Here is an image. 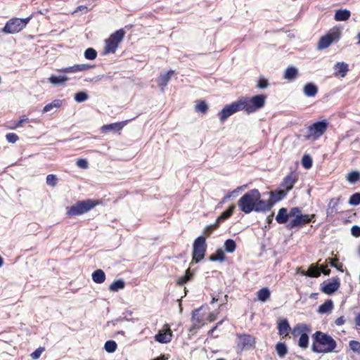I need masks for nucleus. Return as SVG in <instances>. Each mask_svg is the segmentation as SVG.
Wrapping results in <instances>:
<instances>
[{
    "mask_svg": "<svg viewBox=\"0 0 360 360\" xmlns=\"http://www.w3.org/2000/svg\"><path fill=\"white\" fill-rule=\"evenodd\" d=\"M340 38V30L337 27L330 29L318 42L317 49L322 50L330 46L333 43L338 41Z\"/></svg>",
    "mask_w": 360,
    "mask_h": 360,
    "instance_id": "obj_7",
    "label": "nucleus"
},
{
    "mask_svg": "<svg viewBox=\"0 0 360 360\" xmlns=\"http://www.w3.org/2000/svg\"><path fill=\"white\" fill-rule=\"evenodd\" d=\"M207 250L205 238L202 236H198L195 239L193 244V261L195 263L200 262L205 257Z\"/></svg>",
    "mask_w": 360,
    "mask_h": 360,
    "instance_id": "obj_8",
    "label": "nucleus"
},
{
    "mask_svg": "<svg viewBox=\"0 0 360 360\" xmlns=\"http://www.w3.org/2000/svg\"><path fill=\"white\" fill-rule=\"evenodd\" d=\"M243 105L240 98L231 104L225 105L218 114L220 121L223 122L234 113L244 110V106Z\"/></svg>",
    "mask_w": 360,
    "mask_h": 360,
    "instance_id": "obj_9",
    "label": "nucleus"
},
{
    "mask_svg": "<svg viewBox=\"0 0 360 360\" xmlns=\"http://www.w3.org/2000/svg\"><path fill=\"white\" fill-rule=\"evenodd\" d=\"M355 323L357 326H360V314L356 317Z\"/></svg>",
    "mask_w": 360,
    "mask_h": 360,
    "instance_id": "obj_64",
    "label": "nucleus"
},
{
    "mask_svg": "<svg viewBox=\"0 0 360 360\" xmlns=\"http://www.w3.org/2000/svg\"><path fill=\"white\" fill-rule=\"evenodd\" d=\"M349 347L354 352H360V342L356 340L349 342Z\"/></svg>",
    "mask_w": 360,
    "mask_h": 360,
    "instance_id": "obj_50",
    "label": "nucleus"
},
{
    "mask_svg": "<svg viewBox=\"0 0 360 360\" xmlns=\"http://www.w3.org/2000/svg\"><path fill=\"white\" fill-rule=\"evenodd\" d=\"M6 138L8 142L14 143L18 140V136L15 133H8L6 135Z\"/></svg>",
    "mask_w": 360,
    "mask_h": 360,
    "instance_id": "obj_51",
    "label": "nucleus"
},
{
    "mask_svg": "<svg viewBox=\"0 0 360 360\" xmlns=\"http://www.w3.org/2000/svg\"><path fill=\"white\" fill-rule=\"evenodd\" d=\"M68 80V77L65 75H51L49 78L50 83L55 86L63 84Z\"/></svg>",
    "mask_w": 360,
    "mask_h": 360,
    "instance_id": "obj_27",
    "label": "nucleus"
},
{
    "mask_svg": "<svg viewBox=\"0 0 360 360\" xmlns=\"http://www.w3.org/2000/svg\"><path fill=\"white\" fill-rule=\"evenodd\" d=\"M29 119L25 116L22 117L17 122L15 123L14 128L20 127L22 123L28 122Z\"/></svg>",
    "mask_w": 360,
    "mask_h": 360,
    "instance_id": "obj_56",
    "label": "nucleus"
},
{
    "mask_svg": "<svg viewBox=\"0 0 360 360\" xmlns=\"http://www.w3.org/2000/svg\"><path fill=\"white\" fill-rule=\"evenodd\" d=\"M286 191H284L282 188H279L275 191L270 193V199L274 202V204L282 200L286 195Z\"/></svg>",
    "mask_w": 360,
    "mask_h": 360,
    "instance_id": "obj_22",
    "label": "nucleus"
},
{
    "mask_svg": "<svg viewBox=\"0 0 360 360\" xmlns=\"http://www.w3.org/2000/svg\"><path fill=\"white\" fill-rule=\"evenodd\" d=\"M344 323H345V319H344L343 316H340L335 320V324L337 326H342L344 324Z\"/></svg>",
    "mask_w": 360,
    "mask_h": 360,
    "instance_id": "obj_62",
    "label": "nucleus"
},
{
    "mask_svg": "<svg viewBox=\"0 0 360 360\" xmlns=\"http://www.w3.org/2000/svg\"><path fill=\"white\" fill-rule=\"evenodd\" d=\"M301 214V210L299 207H292L290 210L289 215L290 217H292L294 218L296 217V216H299Z\"/></svg>",
    "mask_w": 360,
    "mask_h": 360,
    "instance_id": "obj_54",
    "label": "nucleus"
},
{
    "mask_svg": "<svg viewBox=\"0 0 360 360\" xmlns=\"http://www.w3.org/2000/svg\"><path fill=\"white\" fill-rule=\"evenodd\" d=\"M175 71L170 69L168 72L161 74L158 79V84L161 89V91H165V87L167 85L172 77H174Z\"/></svg>",
    "mask_w": 360,
    "mask_h": 360,
    "instance_id": "obj_16",
    "label": "nucleus"
},
{
    "mask_svg": "<svg viewBox=\"0 0 360 360\" xmlns=\"http://www.w3.org/2000/svg\"><path fill=\"white\" fill-rule=\"evenodd\" d=\"M349 205L356 206L360 204V193H355L352 194L349 200Z\"/></svg>",
    "mask_w": 360,
    "mask_h": 360,
    "instance_id": "obj_44",
    "label": "nucleus"
},
{
    "mask_svg": "<svg viewBox=\"0 0 360 360\" xmlns=\"http://www.w3.org/2000/svg\"><path fill=\"white\" fill-rule=\"evenodd\" d=\"M329 122L326 120L316 122L308 128L309 136L314 140L319 139L327 130Z\"/></svg>",
    "mask_w": 360,
    "mask_h": 360,
    "instance_id": "obj_11",
    "label": "nucleus"
},
{
    "mask_svg": "<svg viewBox=\"0 0 360 360\" xmlns=\"http://www.w3.org/2000/svg\"><path fill=\"white\" fill-rule=\"evenodd\" d=\"M321 274H323L324 275H329L330 270L328 269L327 264L319 265V264H311L309 266L306 275L309 277H318Z\"/></svg>",
    "mask_w": 360,
    "mask_h": 360,
    "instance_id": "obj_12",
    "label": "nucleus"
},
{
    "mask_svg": "<svg viewBox=\"0 0 360 360\" xmlns=\"http://www.w3.org/2000/svg\"><path fill=\"white\" fill-rule=\"evenodd\" d=\"M271 292L268 288H263L257 292L258 300L266 302L270 297Z\"/></svg>",
    "mask_w": 360,
    "mask_h": 360,
    "instance_id": "obj_33",
    "label": "nucleus"
},
{
    "mask_svg": "<svg viewBox=\"0 0 360 360\" xmlns=\"http://www.w3.org/2000/svg\"><path fill=\"white\" fill-rule=\"evenodd\" d=\"M46 184L51 186H55L57 184V177L55 174H49L46 176Z\"/></svg>",
    "mask_w": 360,
    "mask_h": 360,
    "instance_id": "obj_48",
    "label": "nucleus"
},
{
    "mask_svg": "<svg viewBox=\"0 0 360 360\" xmlns=\"http://www.w3.org/2000/svg\"><path fill=\"white\" fill-rule=\"evenodd\" d=\"M79 11L82 12V13H86L89 11V8L86 6H79L74 11V13H77Z\"/></svg>",
    "mask_w": 360,
    "mask_h": 360,
    "instance_id": "obj_59",
    "label": "nucleus"
},
{
    "mask_svg": "<svg viewBox=\"0 0 360 360\" xmlns=\"http://www.w3.org/2000/svg\"><path fill=\"white\" fill-rule=\"evenodd\" d=\"M88 94L85 91H79L75 95V100L77 103H82L87 100Z\"/></svg>",
    "mask_w": 360,
    "mask_h": 360,
    "instance_id": "obj_45",
    "label": "nucleus"
},
{
    "mask_svg": "<svg viewBox=\"0 0 360 360\" xmlns=\"http://www.w3.org/2000/svg\"><path fill=\"white\" fill-rule=\"evenodd\" d=\"M303 92L307 97H314L318 93V88L314 83L309 82L304 85Z\"/></svg>",
    "mask_w": 360,
    "mask_h": 360,
    "instance_id": "obj_21",
    "label": "nucleus"
},
{
    "mask_svg": "<svg viewBox=\"0 0 360 360\" xmlns=\"http://www.w3.org/2000/svg\"><path fill=\"white\" fill-rule=\"evenodd\" d=\"M224 248L226 252L232 253L236 250V243L233 239H227L224 242Z\"/></svg>",
    "mask_w": 360,
    "mask_h": 360,
    "instance_id": "obj_34",
    "label": "nucleus"
},
{
    "mask_svg": "<svg viewBox=\"0 0 360 360\" xmlns=\"http://www.w3.org/2000/svg\"><path fill=\"white\" fill-rule=\"evenodd\" d=\"M193 276V273L191 272L190 269H187L186 271L185 275L180 277L177 280V284L179 285H184L186 282H188V281H190L192 278Z\"/></svg>",
    "mask_w": 360,
    "mask_h": 360,
    "instance_id": "obj_37",
    "label": "nucleus"
},
{
    "mask_svg": "<svg viewBox=\"0 0 360 360\" xmlns=\"http://www.w3.org/2000/svg\"><path fill=\"white\" fill-rule=\"evenodd\" d=\"M234 209H235V206L234 205L230 206L228 210H226V211L223 212L220 214V216L218 217V218L217 219L216 221L220 225V224L221 222H223L226 219L229 218L233 214Z\"/></svg>",
    "mask_w": 360,
    "mask_h": 360,
    "instance_id": "obj_30",
    "label": "nucleus"
},
{
    "mask_svg": "<svg viewBox=\"0 0 360 360\" xmlns=\"http://www.w3.org/2000/svg\"><path fill=\"white\" fill-rule=\"evenodd\" d=\"M302 166L306 169H309L312 166V160L309 155H304L302 159Z\"/></svg>",
    "mask_w": 360,
    "mask_h": 360,
    "instance_id": "obj_46",
    "label": "nucleus"
},
{
    "mask_svg": "<svg viewBox=\"0 0 360 360\" xmlns=\"http://www.w3.org/2000/svg\"><path fill=\"white\" fill-rule=\"evenodd\" d=\"M290 329V326L287 319H283L278 323V330L280 335H287L288 331Z\"/></svg>",
    "mask_w": 360,
    "mask_h": 360,
    "instance_id": "obj_26",
    "label": "nucleus"
},
{
    "mask_svg": "<svg viewBox=\"0 0 360 360\" xmlns=\"http://www.w3.org/2000/svg\"><path fill=\"white\" fill-rule=\"evenodd\" d=\"M349 65L345 62H338L334 68H348Z\"/></svg>",
    "mask_w": 360,
    "mask_h": 360,
    "instance_id": "obj_61",
    "label": "nucleus"
},
{
    "mask_svg": "<svg viewBox=\"0 0 360 360\" xmlns=\"http://www.w3.org/2000/svg\"><path fill=\"white\" fill-rule=\"evenodd\" d=\"M310 331V326L306 324H298L293 328L292 334L294 335H300L298 341V345L302 349H306L308 347L309 336L307 333Z\"/></svg>",
    "mask_w": 360,
    "mask_h": 360,
    "instance_id": "obj_10",
    "label": "nucleus"
},
{
    "mask_svg": "<svg viewBox=\"0 0 360 360\" xmlns=\"http://www.w3.org/2000/svg\"><path fill=\"white\" fill-rule=\"evenodd\" d=\"M314 214H300L299 216H296L293 218L287 225L288 229H292L297 226H302L308 224L314 218Z\"/></svg>",
    "mask_w": 360,
    "mask_h": 360,
    "instance_id": "obj_13",
    "label": "nucleus"
},
{
    "mask_svg": "<svg viewBox=\"0 0 360 360\" xmlns=\"http://www.w3.org/2000/svg\"><path fill=\"white\" fill-rule=\"evenodd\" d=\"M297 181V177L296 174L292 172L284 178L283 182L281 184V188L288 193L292 188Z\"/></svg>",
    "mask_w": 360,
    "mask_h": 360,
    "instance_id": "obj_15",
    "label": "nucleus"
},
{
    "mask_svg": "<svg viewBox=\"0 0 360 360\" xmlns=\"http://www.w3.org/2000/svg\"><path fill=\"white\" fill-rule=\"evenodd\" d=\"M274 202L271 199L268 200H262L261 198L256 200L255 203V212H264L271 210L274 206Z\"/></svg>",
    "mask_w": 360,
    "mask_h": 360,
    "instance_id": "obj_17",
    "label": "nucleus"
},
{
    "mask_svg": "<svg viewBox=\"0 0 360 360\" xmlns=\"http://www.w3.org/2000/svg\"><path fill=\"white\" fill-rule=\"evenodd\" d=\"M360 179V173L357 171H352L347 174V180L351 184H355Z\"/></svg>",
    "mask_w": 360,
    "mask_h": 360,
    "instance_id": "obj_39",
    "label": "nucleus"
},
{
    "mask_svg": "<svg viewBox=\"0 0 360 360\" xmlns=\"http://www.w3.org/2000/svg\"><path fill=\"white\" fill-rule=\"evenodd\" d=\"M127 120L124 122H115L106 125H103L101 127V131L102 132H106L109 131H112L114 132H117L122 130V129L125 126V124L127 123Z\"/></svg>",
    "mask_w": 360,
    "mask_h": 360,
    "instance_id": "obj_20",
    "label": "nucleus"
},
{
    "mask_svg": "<svg viewBox=\"0 0 360 360\" xmlns=\"http://www.w3.org/2000/svg\"><path fill=\"white\" fill-rule=\"evenodd\" d=\"M246 187V185H244V186H239V187H237L236 189H234L233 191H232L231 192H230L229 194L231 195V197L232 196H235L236 195H237L238 193L241 192Z\"/></svg>",
    "mask_w": 360,
    "mask_h": 360,
    "instance_id": "obj_57",
    "label": "nucleus"
},
{
    "mask_svg": "<svg viewBox=\"0 0 360 360\" xmlns=\"http://www.w3.org/2000/svg\"><path fill=\"white\" fill-rule=\"evenodd\" d=\"M311 339V350L314 353H330L337 347L336 341L330 335L319 330L312 335Z\"/></svg>",
    "mask_w": 360,
    "mask_h": 360,
    "instance_id": "obj_1",
    "label": "nucleus"
},
{
    "mask_svg": "<svg viewBox=\"0 0 360 360\" xmlns=\"http://www.w3.org/2000/svg\"><path fill=\"white\" fill-rule=\"evenodd\" d=\"M225 255L224 251L219 248L217 250L216 252L214 255H212L210 257V260L212 262H223L224 260Z\"/></svg>",
    "mask_w": 360,
    "mask_h": 360,
    "instance_id": "obj_35",
    "label": "nucleus"
},
{
    "mask_svg": "<svg viewBox=\"0 0 360 360\" xmlns=\"http://www.w3.org/2000/svg\"><path fill=\"white\" fill-rule=\"evenodd\" d=\"M269 81L266 78L260 77L257 82V87L261 89H266L269 86Z\"/></svg>",
    "mask_w": 360,
    "mask_h": 360,
    "instance_id": "obj_47",
    "label": "nucleus"
},
{
    "mask_svg": "<svg viewBox=\"0 0 360 360\" xmlns=\"http://www.w3.org/2000/svg\"><path fill=\"white\" fill-rule=\"evenodd\" d=\"M333 307V303L331 300H326L323 304L319 307L318 312L323 314L330 312Z\"/></svg>",
    "mask_w": 360,
    "mask_h": 360,
    "instance_id": "obj_28",
    "label": "nucleus"
},
{
    "mask_svg": "<svg viewBox=\"0 0 360 360\" xmlns=\"http://www.w3.org/2000/svg\"><path fill=\"white\" fill-rule=\"evenodd\" d=\"M76 165L81 169H86L88 167V162L86 159H78Z\"/></svg>",
    "mask_w": 360,
    "mask_h": 360,
    "instance_id": "obj_52",
    "label": "nucleus"
},
{
    "mask_svg": "<svg viewBox=\"0 0 360 360\" xmlns=\"http://www.w3.org/2000/svg\"><path fill=\"white\" fill-rule=\"evenodd\" d=\"M104 77H108V76H105L104 75H98L96 77H95L94 79H92V81H95V82H97L98 80H101Z\"/></svg>",
    "mask_w": 360,
    "mask_h": 360,
    "instance_id": "obj_63",
    "label": "nucleus"
},
{
    "mask_svg": "<svg viewBox=\"0 0 360 360\" xmlns=\"http://www.w3.org/2000/svg\"><path fill=\"white\" fill-rule=\"evenodd\" d=\"M42 351H43L42 348H38L37 349H36L34 352H33L32 353L31 356L34 359H37L41 356Z\"/></svg>",
    "mask_w": 360,
    "mask_h": 360,
    "instance_id": "obj_58",
    "label": "nucleus"
},
{
    "mask_svg": "<svg viewBox=\"0 0 360 360\" xmlns=\"http://www.w3.org/2000/svg\"><path fill=\"white\" fill-rule=\"evenodd\" d=\"M266 98V96L265 95L258 94L252 98L243 96L240 98V100L244 106V111L247 114H250L263 108Z\"/></svg>",
    "mask_w": 360,
    "mask_h": 360,
    "instance_id": "obj_3",
    "label": "nucleus"
},
{
    "mask_svg": "<svg viewBox=\"0 0 360 360\" xmlns=\"http://www.w3.org/2000/svg\"><path fill=\"white\" fill-rule=\"evenodd\" d=\"M261 197V193L257 189H252L245 193L238 201L240 210L245 214L255 212L256 200Z\"/></svg>",
    "mask_w": 360,
    "mask_h": 360,
    "instance_id": "obj_2",
    "label": "nucleus"
},
{
    "mask_svg": "<svg viewBox=\"0 0 360 360\" xmlns=\"http://www.w3.org/2000/svg\"><path fill=\"white\" fill-rule=\"evenodd\" d=\"M96 204L91 200L78 201L75 205L66 208V214L69 217L79 216L88 212L95 207Z\"/></svg>",
    "mask_w": 360,
    "mask_h": 360,
    "instance_id": "obj_6",
    "label": "nucleus"
},
{
    "mask_svg": "<svg viewBox=\"0 0 360 360\" xmlns=\"http://www.w3.org/2000/svg\"><path fill=\"white\" fill-rule=\"evenodd\" d=\"M340 287V282L338 279H334L332 281L325 283L322 288V291L327 295H332Z\"/></svg>",
    "mask_w": 360,
    "mask_h": 360,
    "instance_id": "obj_19",
    "label": "nucleus"
},
{
    "mask_svg": "<svg viewBox=\"0 0 360 360\" xmlns=\"http://www.w3.org/2000/svg\"><path fill=\"white\" fill-rule=\"evenodd\" d=\"M200 311V309H195L193 311V314H192V321L193 322V328H199L200 327V323H201V319H200L198 316V314L199 313Z\"/></svg>",
    "mask_w": 360,
    "mask_h": 360,
    "instance_id": "obj_42",
    "label": "nucleus"
},
{
    "mask_svg": "<svg viewBox=\"0 0 360 360\" xmlns=\"http://www.w3.org/2000/svg\"><path fill=\"white\" fill-rule=\"evenodd\" d=\"M172 332L169 326V325L166 324L164 326V329L162 330H160L154 337L155 341L162 343L167 344L172 340Z\"/></svg>",
    "mask_w": 360,
    "mask_h": 360,
    "instance_id": "obj_14",
    "label": "nucleus"
},
{
    "mask_svg": "<svg viewBox=\"0 0 360 360\" xmlns=\"http://www.w3.org/2000/svg\"><path fill=\"white\" fill-rule=\"evenodd\" d=\"M97 56V52L93 48H88L84 51V57L87 60H94Z\"/></svg>",
    "mask_w": 360,
    "mask_h": 360,
    "instance_id": "obj_43",
    "label": "nucleus"
},
{
    "mask_svg": "<svg viewBox=\"0 0 360 360\" xmlns=\"http://www.w3.org/2000/svg\"><path fill=\"white\" fill-rule=\"evenodd\" d=\"M117 347V343L114 340H108L104 345L105 350L108 353H113Z\"/></svg>",
    "mask_w": 360,
    "mask_h": 360,
    "instance_id": "obj_38",
    "label": "nucleus"
},
{
    "mask_svg": "<svg viewBox=\"0 0 360 360\" xmlns=\"http://www.w3.org/2000/svg\"><path fill=\"white\" fill-rule=\"evenodd\" d=\"M351 233L354 237L360 236V226L354 225L351 229Z\"/></svg>",
    "mask_w": 360,
    "mask_h": 360,
    "instance_id": "obj_55",
    "label": "nucleus"
},
{
    "mask_svg": "<svg viewBox=\"0 0 360 360\" xmlns=\"http://www.w3.org/2000/svg\"><path fill=\"white\" fill-rule=\"evenodd\" d=\"M195 109L197 112L205 114L208 110V105L205 101H200L195 105Z\"/></svg>",
    "mask_w": 360,
    "mask_h": 360,
    "instance_id": "obj_41",
    "label": "nucleus"
},
{
    "mask_svg": "<svg viewBox=\"0 0 360 360\" xmlns=\"http://www.w3.org/2000/svg\"><path fill=\"white\" fill-rule=\"evenodd\" d=\"M122 320H126L127 321H132V322H134L135 320L133 319H127L126 317H120L118 319H116L113 321H111V323L115 326L116 324V323H117L118 321H122Z\"/></svg>",
    "mask_w": 360,
    "mask_h": 360,
    "instance_id": "obj_60",
    "label": "nucleus"
},
{
    "mask_svg": "<svg viewBox=\"0 0 360 360\" xmlns=\"http://www.w3.org/2000/svg\"><path fill=\"white\" fill-rule=\"evenodd\" d=\"M125 287V282L122 279H117L112 282L109 286V290L111 292H118L124 289Z\"/></svg>",
    "mask_w": 360,
    "mask_h": 360,
    "instance_id": "obj_29",
    "label": "nucleus"
},
{
    "mask_svg": "<svg viewBox=\"0 0 360 360\" xmlns=\"http://www.w3.org/2000/svg\"><path fill=\"white\" fill-rule=\"evenodd\" d=\"M276 351L281 358L284 357L288 352V349L285 343L278 342L276 345Z\"/></svg>",
    "mask_w": 360,
    "mask_h": 360,
    "instance_id": "obj_36",
    "label": "nucleus"
},
{
    "mask_svg": "<svg viewBox=\"0 0 360 360\" xmlns=\"http://www.w3.org/2000/svg\"><path fill=\"white\" fill-rule=\"evenodd\" d=\"M94 283L101 284L105 281V274L102 269H96L91 274Z\"/></svg>",
    "mask_w": 360,
    "mask_h": 360,
    "instance_id": "obj_23",
    "label": "nucleus"
},
{
    "mask_svg": "<svg viewBox=\"0 0 360 360\" xmlns=\"http://www.w3.org/2000/svg\"><path fill=\"white\" fill-rule=\"evenodd\" d=\"M32 18V15L25 18H11L7 21L4 27L1 29V32L5 34L18 33L27 26Z\"/></svg>",
    "mask_w": 360,
    "mask_h": 360,
    "instance_id": "obj_5",
    "label": "nucleus"
},
{
    "mask_svg": "<svg viewBox=\"0 0 360 360\" xmlns=\"http://www.w3.org/2000/svg\"><path fill=\"white\" fill-rule=\"evenodd\" d=\"M290 215L288 213V210L285 207H282L278 210V212L276 217V220L278 224H285L289 218Z\"/></svg>",
    "mask_w": 360,
    "mask_h": 360,
    "instance_id": "obj_24",
    "label": "nucleus"
},
{
    "mask_svg": "<svg viewBox=\"0 0 360 360\" xmlns=\"http://www.w3.org/2000/svg\"><path fill=\"white\" fill-rule=\"evenodd\" d=\"M219 226V224L216 221L214 224H210V225H208L205 228V230H204V232L205 233H206L207 235H210L212 233V232L217 229L218 227Z\"/></svg>",
    "mask_w": 360,
    "mask_h": 360,
    "instance_id": "obj_49",
    "label": "nucleus"
},
{
    "mask_svg": "<svg viewBox=\"0 0 360 360\" xmlns=\"http://www.w3.org/2000/svg\"><path fill=\"white\" fill-rule=\"evenodd\" d=\"M125 35L123 29H120L111 34L109 38L105 39L103 53L104 55L114 53L119 44L122 42Z\"/></svg>",
    "mask_w": 360,
    "mask_h": 360,
    "instance_id": "obj_4",
    "label": "nucleus"
},
{
    "mask_svg": "<svg viewBox=\"0 0 360 360\" xmlns=\"http://www.w3.org/2000/svg\"><path fill=\"white\" fill-rule=\"evenodd\" d=\"M239 345L243 348L250 349L255 346V338L250 335L243 334L238 335Z\"/></svg>",
    "mask_w": 360,
    "mask_h": 360,
    "instance_id": "obj_18",
    "label": "nucleus"
},
{
    "mask_svg": "<svg viewBox=\"0 0 360 360\" xmlns=\"http://www.w3.org/2000/svg\"><path fill=\"white\" fill-rule=\"evenodd\" d=\"M338 202L337 199H331L328 205V208L326 210L328 216H333L335 213L338 212L337 206Z\"/></svg>",
    "mask_w": 360,
    "mask_h": 360,
    "instance_id": "obj_31",
    "label": "nucleus"
},
{
    "mask_svg": "<svg viewBox=\"0 0 360 360\" xmlns=\"http://www.w3.org/2000/svg\"><path fill=\"white\" fill-rule=\"evenodd\" d=\"M61 105H62V101L59 100V99H56L53 102L46 104L44 107V108L42 110V112L46 113V112H48L52 110L53 108H58L61 106Z\"/></svg>",
    "mask_w": 360,
    "mask_h": 360,
    "instance_id": "obj_32",
    "label": "nucleus"
},
{
    "mask_svg": "<svg viewBox=\"0 0 360 360\" xmlns=\"http://www.w3.org/2000/svg\"><path fill=\"white\" fill-rule=\"evenodd\" d=\"M351 15V13L349 10H338L336 11L334 16V19L336 21H345L349 18Z\"/></svg>",
    "mask_w": 360,
    "mask_h": 360,
    "instance_id": "obj_25",
    "label": "nucleus"
},
{
    "mask_svg": "<svg viewBox=\"0 0 360 360\" xmlns=\"http://www.w3.org/2000/svg\"><path fill=\"white\" fill-rule=\"evenodd\" d=\"M297 75V69H286L284 72V78L288 80H293Z\"/></svg>",
    "mask_w": 360,
    "mask_h": 360,
    "instance_id": "obj_40",
    "label": "nucleus"
},
{
    "mask_svg": "<svg viewBox=\"0 0 360 360\" xmlns=\"http://www.w3.org/2000/svg\"><path fill=\"white\" fill-rule=\"evenodd\" d=\"M349 69H338V71H336L334 75L335 77L339 78L345 77Z\"/></svg>",
    "mask_w": 360,
    "mask_h": 360,
    "instance_id": "obj_53",
    "label": "nucleus"
}]
</instances>
